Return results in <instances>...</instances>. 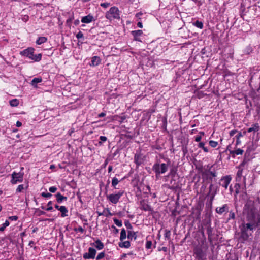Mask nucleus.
<instances>
[{
    "instance_id": "obj_47",
    "label": "nucleus",
    "mask_w": 260,
    "mask_h": 260,
    "mask_svg": "<svg viewBox=\"0 0 260 260\" xmlns=\"http://www.w3.org/2000/svg\"><path fill=\"white\" fill-rule=\"evenodd\" d=\"M18 218L17 216H10L9 217V219L12 221H16L18 219Z\"/></svg>"
},
{
    "instance_id": "obj_55",
    "label": "nucleus",
    "mask_w": 260,
    "mask_h": 260,
    "mask_svg": "<svg viewBox=\"0 0 260 260\" xmlns=\"http://www.w3.org/2000/svg\"><path fill=\"white\" fill-rule=\"evenodd\" d=\"M204 145H205V143L204 142H202L199 144L198 146L199 148H203L204 147Z\"/></svg>"
},
{
    "instance_id": "obj_2",
    "label": "nucleus",
    "mask_w": 260,
    "mask_h": 260,
    "mask_svg": "<svg viewBox=\"0 0 260 260\" xmlns=\"http://www.w3.org/2000/svg\"><path fill=\"white\" fill-rule=\"evenodd\" d=\"M257 226L250 223H243L241 226V236L244 240L248 239Z\"/></svg>"
},
{
    "instance_id": "obj_61",
    "label": "nucleus",
    "mask_w": 260,
    "mask_h": 260,
    "mask_svg": "<svg viewBox=\"0 0 260 260\" xmlns=\"http://www.w3.org/2000/svg\"><path fill=\"white\" fill-rule=\"evenodd\" d=\"M5 228H6V227L4 226V225L2 224V225L0 227V232H2V231H4Z\"/></svg>"
},
{
    "instance_id": "obj_19",
    "label": "nucleus",
    "mask_w": 260,
    "mask_h": 260,
    "mask_svg": "<svg viewBox=\"0 0 260 260\" xmlns=\"http://www.w3.org/2000/svg\"><path fill=\"white\" fill-rule=\"evenodd\" d=\"M56 200L58 203H61L63 200H67V198L62 196L60 193L58 192L56 194Z\"/></svg>"
},
{
    "instance_id": "obj_49",
    "label": "nucleus",
    "mask_w": 260,
    "mask_h": 260,
    "mask_svg": "<svg viewBox=\"0 0 260 260\" xmlns=\"http://www.w3.org/2000/svg\"><path fill=\"white\" fill-rule=\"evenodd\" d=\"M135 161L136 164L138 165H140L142 163L141 160L139 159V157L138 156H135Z\"/></svg>"
},
{
    "instance_id": "obj_39",
    "label": "nucleus",
    "mask_w": 260,
    "mask_h": 260,
    "mask_svg": "<svg viewBox=\"0 0 260 260\" xmlns=\"http://www.w3.org/2000/svg\"><path fill=\"white\" fill-rule=\"evenodd\" d=\"M41 195L42 197L47 198H50L52 196V194L50 193H48V192H47V193L42 192Z\"/></svg>"
},
{
    "instance_id": "obj_59",
    "label": "nucleus",
    "mask_w": 260,
    "mask_h": 260,
    "mask_svg": "<svg viewBox=\"0 0 260 260\" xmlns=\"http://www.w3.org/2000/svg\"><path fill=\"white\" fill-rule=\"evenodd\" d=\"M237 139V140H236V145H238L239 144H241V141L240 140V139L238 138H236Z\"/></svg>"
},
{
    "instance_id": "obj_41",
    "label": "nucleus",
    "mask_w": 260,
    "mask_h": 260,
    "mask_svg": "<svg viewBox=\"0 0 260 260\" xmlns=\"http://www.w3.org/2000/svg\"><path fill=\"white\" fill-rule=\"evenodd\" d=\"M235 214L234 212H233L232 211H230L229 219H235Z\"/></svg>"
},
{
    "instance_id": "obj_35",
    "label": "nucleus",
    "mask_w": 260,
    "mask_h": 260,
    "mask_svg": "<svg viewBox=\"0 0 260 260\" xmlns=\"http://www.w3.org/2000/svg\"><path fill=\"white\" fill-rule=\"evenodd\" d=\"M207 175L208 178L210 179H212V177H214L216 176V173L212 171L209 172Z\"/></svg>"
},
{
    "instance_id": "obj_27",
    "label": "nucleus",
    "mask_w": 260,
    "mask_h": 260,
    "mask_svg": "<svg viewBox=\"0 0 260 260\" xmlns=\"http://www.w3.org/2000/svg\"><path fill=\"white\" fill-rule=\"evenodd\" d=\"M119 180L116 177H114L112 180V185L113 187L116 188V186L118 184Z\"/></svg>"
},
{
    "instance_id": "obj_6",
    "label": "nucleus",
    "mask_w": 260,
    "mask_h": 260,
    "mask_svg": "<svg viewBox=\"0 0 260 260\" xmlns=\"http://www.w3.org/2000/svg\"><path fill=\"white\" fill-rule=\"evenodd\" d=\"M23 173L22 172L16 173L14 172L11 175V183L12 184H15L18 182H22L23 180Z\"/></svg>"
},
{
    "instance_id": "obj_10",
    "label": "nucleus",
    "mask_w": 260,
    "mask_h": 260,
    "mask_svg": "<svg viewBox=\"0 0 260 260\" xmlns=\"http://www.w3.org/2000/svg\"><path fill=\"white\" fill-rule=\"evenodd\" d=\"M231 177L230 176L226 175L225 176H224L222 177L221 180V185L224 187L225 189L228 188V185H229L231 181Z\"/></svg>"
},
{
    "instance_id": "obj_30",
    "label": "nucleus",
    "mask_w": 260,
    "mask_h": 260,
    "mask_svg": "<svg viewBox=\"0 0 260 260\" xmlns=\"http://www.w3.org/2000/svg\"><path fill=\"white\" fill-rule=\"evenodd\" d=\"M127 238L128 239H132L133 238H134L135 239L136 238L135 233L133 231H128V235H127Z\"/></svg>"
},
{
    "instance_id": "obj_15",
    "label": "nucleus",
    "mask_w": 260,
    "mask_h": 260,
    "mask_svg": "<svg viewBox=\"0 0 260 260\" xmlns=\"http://www.w3.org/2000/svg\"><path fill=\"white\" fill-rule=\"evenodd\" d=\"M243 153V150L240 148H238L235 150H230V153L233 157H235L236 155H242Z\"/></svg>"
},
{
    "instance_id": "obj_34",
    "label": "nucleus",
    "mask_w": 260,
    "mask_h": 260,
    "mask_svg": "<svg viewBox=\"0 0 260 260\" xmlns=\"http://www.w3.org/2000/svg\"><path fill=\"white\" fill-rule=\"evenodd\" d=\"M209 143L210 146L213 148H215L218 145V142L213 140H210Z\"/></svg>"
},
{
    "instance_id": "obj_54",
    "label": "nucleus",
    "mask_w": 260,
    "mask_h": 260,
    "mask_svg": "<svg viewBox=\"0 0 260 260\" xmlns=\"http://www.w3.org/2000/svg\"><path fill=\"white\" fill-rule=\"evenodd\" d=\"M130 254H131V253H128V254L123 253L121 255V259L126 258L128 255H130Z\"/></svg>"
},
{
    "instance_id": "obj_11",
    "label": "nucleus",
    "mask_w": 260,
    "mask_h": 260,
    "mask_svg": "<svg viewBox=\"0 0 260 260\" xmlns=\"http://www.w3.org/2000/svg\"><path fill=\"white\" fill-rule=\"evenodd\" d=\"M229 208L227 204H224L222 207L216 208V212L219 214H222L225 212H228Z\"/></svg>"
},
{
    "instance_id": "obj_21",
    "label": "nucleus",
    "mask_w": 260,
    "mask_h": 260,
    "mask_svg": "<svg viewBox=\"0 0 260 260\" xmlns=\"http://www.w3.org/2000/svg\"><path fill=\"white\" fill-rule=\"evenodd\" d=\"M42 79L41 78H35L31 81V85L34 86H36L37 84L41 82Z\"/></svg>"
},
{
    "instance_id": "obj_3",
    "label": "nucleus",
    "mask_w": 260,
    "mask_h": 260,
    "mask_svg": "<svg viewBox=\"0 0 260 260\" xmlns=\"http://www.w3.org/2000/svg\"><path fill=\"white\" fill-rule=\"evenodd\" d=\"M193 254L196 258L198 260H206V254L203 249L201 245L197 246L193 250Z\"/></svg>"
},
{
    "instance_id": "obj_56",
    "label": "nucleus",
    "mask_w": 260,
    "mask_h": 260,
    "mask_svg": "<svg viewBox=\"0 0 260 260\" xmlns=\"http://www.w3.org/2000/svg\"><path fill=\"white\" fill-rule=\"evenodd\" d=\"M4 225V226H5L6 228L7 226H8L10 224L8 220H6L5 223L3 224Z\"/></svg>"
},
{
    "instance_id": "obj_14",
    "label": "nucleus",
    "mask_w": 260,
    "mask_h": 260,
    "mask_svg": "<svg viewBox=\"0 0 260 260\" xmlns=\"http://www.w3.org/2000/svg\"><path fill=\"white\" fill-rule=\"evenodd\" d=\"M101 60L98 56H95L92 58L90 66H97L101 63Z\"/></svg>"
},
{
    "instance_id": "obj_43",
    "label": "nucleus",
    "mask_w": 260,
    "mask_h": 260,
    "mask_svg": "<svg viewBox=\"0 0 260 260\" xmlns=\"http://www.w3.org/2000/svg\"><path fill=\"white\" fill-rule=\"evenodd\" d=\"M49 190L50 192L54 193L57 190V188L55 186H51L49 187Z\"/></svg>"
},
{
    "instance_id": "obj_24",
    "label": "nucleus",
    "mask_w": 260,
    "mask_h": 260,
    "mask_svg": "<svg viewBox=\"0 0 260 260\" xmlns=\"http://www.w3.org/2000/svg\"><path fill=\"white\" fill-rule=\"evenodd\" d=\"M126 238V231L123 229L120 232V240H123Z\"/></svg>"
},
{
    "instance_id": "obj_32",
    "label": "nucleus",
    "mask_w": 260,
    "mask_h": 260,
    "mask_svg": "<svg viewBox=\"0 0 260 260\" xmlns=\"http://www.w3.org/2000/svg\"><path fill=\"white\" fill-rule=\"evenodd\" d=\"M132 34L134 36V37H138L141 35V34H142V31L141 30L133 31Z\"/></svg>"
},
{
    "instance_id": "obj_28",
    "label": "nucleus",
    "mask_w": 260,
    "mask_h": 260,
    "mask_svg": "<svg viewBox=\"0 0 260 260\" xmlns=\"http://www.w3.org/2000/svg\"><path fill=\"white\" fill-rule=\"evenodd\" d=\"M216 194V190H213V192H209V195L210 196V197L211 204H212V201H213Z\"/></svg>"
},
{
    "instance_id": "obj_16",
    "label": "nucleus",
    "mask_w": 260,
    "mask_h": 260,
    "mask_svg": "<svg viewBox=\"0 0 260 260\" xmlns=\"http://www.w3.org/2000/svg\"><path fill=\"white\" fill-rule=\"evenodd\" d=\"M259 129V126L258 123L254 124L252 125V126L250 128H249L247 129V132L251 133V132H258Z\"/></svg>"
},
{
    "instance_id": "obj_26",
    "label": "nucleus",
    "mask_w": 260,
    "mask_h": 260,
    "mask_svg": "<svg viewBox=\"0 0 260 260\" xmlns=\"http://www.w3.org/2000/svg\"><path fill=\"white\" fill-rule=\"evenodd\" d=\"M140 201V206H141V208L142 209H143L144 210L146 211V203L145 202V201L144 200H140L139 199Z\"/></svg>"
},
{
    "instance_id": "obj_12",
    "label": "nucleus",
    "mask_w": 260,
    "mask_h": 260,
    "mask_svg": "<svg viewBox=\"0 0 260 260\" xmlns=\"http://www.w3.org/2000/svg\"><path fill=\"white\" fill-rule=\"evenodd\" d=\"M93 17L92 15L89 14L86 16H84L81 19V22L84 23H89L93 20Z\"/></svg>"
},
{
    "instance_id": "obj_45",
    "label": "nucleus",
    "mask_w": 260,
    "mask_h": 260,
    "mask_svg": "<svg viewBox=\"0 0 260 260\" xmlns=\"http://www.w3.org/2000/svg\"><path fill=\"white\" fill-rule=\"evenodd\" d=\"M170 235H171L170 231L166 230L165 234V237L169 239L170 238Z\"/></svg>"
},
{
    "instance_id": "obj_57",
    "label": "nucleus",
    "mask_w": 260,
    "mask_h": 260,
    "mask_svg": "<svg viewBox=\"0 0 260 260\" xmlns=\"http://www.w3.org/2000/svg\"><path fill=\"white\" fill-rule=\"evenodd\" d=\"M105 115H106V113L102 112L98 115V117H104Z\"/></svg>"
},
{
    "instance_id": "obj_22",
    "label": "nucleus",
    "mask_w": 260,
    "mask_h": 260,
    "mask_svg": "<svg viewBox=\"0 0 260 260\" xmlns=\"http://www.w3.org/2000/svg\"><path fill=\"white\" fill-rule=\"evenodd\" d=\"M10 104L11 106L16 107L19 105V101L16 99H13L10 101Z\"/></svg>"
},
{
    "instance_id": "obj_44",
    "label": "nucleus",
    "mask_w": 260,
    "mask_h": 260,
    "mask_svg": "<svg viewBox=\"0 0 260 260\" xmlns=\"http://www.w3.org/2000/svg\"><path fill=\"white\" fill-rule=\"evenodd\" d=\"M100 5H101V7H102L103 8H106L110 6V3H101Z\"/></svg>"
},
{
    "instance_id": "obj_64",
    "label": "nucleus",
    "mask_w": 260,
    "mask_h": 260,
    "mask_svg": "<svg viewBox=\"0 0 260 260\" xmlns=\"http://www.w3.org/2000/svg\"><path fill=\"white\" fill-rule=\"evenodd\" d=\"M125 225H126V226L128 229H131V228H132V226H131V225L129 223H126V224H125Z\"/></svg>"
},
{
    "instance_id": "obj_37",
    "label": "nucleus",
    "mask_w": 260,
    "mask_h": 260,
    "mask_svg": "<svg viewBox=\"0 0 260 260\" xmlns=\"http://www.w3.org/2000/svg\"><path fill=\"white\" fill-rule=\"evenodd\" d=\"M24 189V186L23 184L19 185L16 189V192H20Z\"/></svg>"
},
{
    "instance_id": "obj_31",
    "label": "nucleus",
    "mask_w": 260,
    "mask_h": 260,
    "mask_svg": "<svg viewBox=\"0 0 260 260\" xmlns=\"http://www.w3.org/2000/svg\"><path fill=\"white\" fill-rule=\"evenodd\" d=\"M120 247H123L125 248H128L130 246V243L129 241H124L122 244H119Z\"/></svg>"
},
{
    "instance_id": "obj_17",
    "label": "nucleus",
    "mask_w": 260,
    "mask_h": 260,
    "mask_svg": "<svg viewBox=\"0 0 260 260\" xmlns=\"http://www.w3.org/2000/svg\"><path fill=\"white\" fill-rule=\"evenodd\" d=\"M239 170L237 171V174H236V181L237 182H240L241 180V178L242 176V173H243V169L240 168V167H238Z\"/></svg>"
},
{
    "instance_id": "obj_18",
    "label": "nucleus",
    "mask_w": 260,
    "mask_h": 260,
    "mask_svg": "<svg viewBox=\"0 0 260 260\" xmlns=\"http://www.w3.org/2000/svg\"><path fill=\"white\" fill-rule=\"evenodd\" d=\"M59 211L61 213V217H64L68 216V209L64 206H60V208L59 209Z\"/></svg>"
},
{
    "instance_id": "obj_33",
    "label": "nucleus",
    "mask_w": 260,
    "mask_h": 260,
    "mask_svg": "<svg viewBox=\"0 0 260 260\" xmlns=\"http://www.w3.org/2000/svg\"><path fill=\"white\" fill-rule=\"evenodd\" d=\"M105 256V253L104 252H100L97 255L96 259V260H100L102 258H103Z\"/></svg>"
},
{
    "instance_id": "obj_52",
    "label": "nucleus",
    "mask_w": 260,
    "mask_h": 260,
    "mask_svg": "<svg viewBox=\"0 0 260 260\" xmlns=\"http://www.w3.org/2000/svg\"><path fill=\"white\" fill-rule=\"evenodd\" d=\"M237 132V130H232L230 132V136L231 137L233 136Z\"/></svg>"
},
{
    "instance_id": "obj_23",
    "label": "nucleus",
    "mask_w": 260,
    "mask_h": 260,
    "mask_svg": "<svg viewBox=\"0 0 260 260\" xmlns=\"http://www.w3.org/2000/svg\"><path fill=\"white\" fill-rule=\"evenodd\" d=\"M193 25L200 29H202L203 28V23L201 21H199L198 20L194 22L193 23Z\"/></svg>"
},
{
    "instance_id": "obj_58",
    "label": "nucleus",
    "mask_w": 260,
    "mask_h": 260,
    "mask_svg": "<svg viewBox=\"0 0 260 260\" xmlns=\"http://www.w3.org/2000/svg\"><path fill=\"white\" fill-rule=\"evenodd\" d=\"M213 187V185L212 184H211L209 186V192H212L214 190L212 189V187Z\"/></svg>"
},
{
    "instance_id": "obj_53",
    "label": "nucleus",
    "mask_w": 260,
    "mask_h": 260,
    "mask_svg": "<svg viewBox=\"0 0 260 260\" xmlns=\"http://www.w3.org/2000/svg\"><path fill=\"white\" fill-rule=\"evenodd\" d=\"M152 246V242L150 241H147V249L151 248Z\"/></svg>"
},
{
    "instance_id": "obj_36",
    "label": "nucleus",
    "mask_w": 260,
    "mask_h": 260,
    "mask_svg": "<svg viewBox=\"0 0 260 260\" xmlns=\"http://www.w3.org/2000/svg\"><path fill=\"white\" fill-rule=\"evenodd\" d=\"M52 201H49L48 204H47V206H48V208L47 209H46V210L48 211H51L52 209H53V207L52 206Z\"/></svg>"
},
{
    "instance_id": "obj_8",
    "label": "nucleus",
    "mask_w": 260,
    "mask_h": 260,
    "mask_svg": "<svg viewBox=\"0 0 260 260\" xmlns=\"http://www.w3.org/2000/svg\"><path fill=\"white\" fill-rule=\"evenodd\" d=\"M154 169L156 173L164 174L168 170V165L165 163L154 166Z\"/></svg>"
},
{
    "instance_id": "obj_50",
    "label": "nucleus",
    "mask_w": 260,
    "mask_h": 260,
    "mask_svg": "<svg viewBox=\"0 0 260 260\" xmlns=\"http://www.w3.org/2000/svg\"><path fill=\"white\" fill-rule=\"evenodd\" d=\"M201 139H202V136L198 135V136H196V137H195V141L199 142L201 141Z\"/></svg>"
},
{
    "instance_id": "obj_40",
    "label": "nucleus",
    "mask_w": 260,
    "mask_h": 260,
    "mask_svg": "<svg viewBox=\"0 0 260 260\" xmlns=\"http://www.w3.org/2000/svg\"><path fill=\"white\" fill-rule=\"evenodd\" d=\"M246 131L243 132V133H241V132H239L238 134L236 135V137L240 139L241 137L244 136L246 134Z\"/></svg>"
},
{
    "instance_id": "obj_29",
    "label": "nucleus",
    "mask_w": 260,
    "mask_h": 260,
    "mask_svg": "<svg viewBox=\"0 0 260 260\" xmlns=\"http://www.w3.org/2000/svg\"><path fill=\"white\" fill-rule=\"evenodd\" d=\"M234 187L235 188V196H237L240 192V184L239 183H236Z\"/></svg>"
},
{
    "instance_id": "obj_25",
    "label": "nucleus",
    "mask_w": 260,
    "mask_h": 260,
    "mask_svg": "<svg viewBox=\"0 0 260 260\" xmlns=\"http://www.w3.org/2000/svg\"><path fill=\"white\" fill-rule=\"evenodd\" d=\"M41 58H42V55L40 53L36 54V55L34 54L32 60H33L35 61H39L40 60H41Z\"/></svg>"
},
{
    "instance_id": "obj_5",
    "label": "nucleus",
    "mask_w": 260,
    "mask_h": 260,
    "mask_svg": "<svg viewBox=\"0 0 260 260\" xmlns=\"http://www.w3.org/2000/svg\"><path fill=\"white\" fill-rule=\"evenodd\" d=\"M124 192L119 191L116 193H112L107 196V199L112 204H116L118 202L120 198L123 196Z\"/></svg>"
},
{
    "instance_id": "obj_4",
    "label": "nucleus",
    "mask_w": 260,
    "mask_h": 260,
    "mask_svg": "<svg viewBox=\"0 0 260 260\" xmlns=\"http://www.w3.org/2000/svg\"><path fill=\"white\" fill-rule=\"evenodd\" d=\"M106 17L109 20L119 18V11L118 9L116 7H111L106 13Z\"/></svg>"
},
{
    "instance_id": "obj_9",
    "label": "nucleus",
    "mask_w": 260,
    "mask_h": 260,
    "mask_svg": "<svg viewBox=\"0 0 260 260\" xmlns=\"http://www.w3.org/2000/svg\"><path fill=\"white\" fill-rule=\"evenodd\" d=\"M34 50H35L33 48H28L27 49L21 51V54L32 60L34 54Z\"/></svg>"
},
{
    "instance_id": "obj_51",
    "label": "nucleus",
    "mask_w": 260,
    "mask_h": 260,
    "mask_svg": "<svg viewBox=\"0 0 260 260\" xmlns=\"http://www.w3.org/2000/svg\"><path fill=\"white\" fill-rule=\"evenodd\" d=\"M100 140L102 142H105L107 141V138L105 136H101L100 137Z\"/></svg>"
},
{
    "instance_id": "obj_38",
    "label": "nucleus",
    "mask_w": 260,
    "mask_h": 260,
    "mask_svg": "<svg viewBox=\"0 0 260 260\" xmlns=\"http://www.w3.org/2000/svg\"><path fill=\"white\" fill-rule=\"evenodd\" d=\"M114 222L115 224L117 226H118L119 227L122 226V222H121V221L119 220L118 219H114Z\"/></svg>"
},
{
    "instance_id": "obj_1",
    "label": "nucleus",
    "mask_w": 260,
    "mask_h": 260,
    "mask_svg": "<svg viewBox=\"0 0 260 260\" xmlns=\"http://www.w3.org/2000/svg\"><path fill=\"white\" fill-rule=\"evenodd\" d=\"M260 214L256 208L252 207L248 209L246 215V221L247 222L258 226Z\"/></svg>"
},
{
    "instance_id": "obj_46",
    "label": "nucleus",
    "mask_w": 260,
    "mask_h": 260,
    "mask_svg": "<svg viewBox=\"0 0 260 260\" xmlns=\"http://www.w3.org/2000/svg\"><path fill=\"white\" fill-rule=\"evenodd\" d=\"M207 234L208 235V236H210L212 234V230L211 227H208L207 230Z\"/></svg>"
},
{
    "instance_id": "obj_62",
    "label": "nucleus",
    "mask_w": 260,
    "mask_h": 260,
    "mask_svg": "<svg viewBox=\"0 0 260 260\" xmlns=\"http://www.w3.org/2000/svg\"><path fill=\"white\" fill-rule=\"evenodd\" d=\"M202 149L205 152H208L209 151L208 148L204 146Z\"/></svg>"
},
{
    "instance_id": "obj_42",
    "label": "nucleus",
    "mask_w": 260,
    "mask_h": 260,
    "mask_svg": "<svg viewBox=\"0 0 260 260\" xmlns=\"http://www.w3.org/2000/svg\"><path fill=\"white\" fill-rule=\"evenodd\" d=\"M75 231L76 232H79L81 233H83L84 231L83 228L81 226H79L78 228L75 229Z\"/></svg>"
},
{
    "instance_id": "obj_60",
    "label": "nucleus",
    "mask_w": 260,
    "mask_h": 260,
    "mask_svg": "<svg viewBox=\"0 0 260 260\" xmlns=\"http://www.w3.org/2000/svg\"><path fill=\"white\" fill-rule=\"evenodd\" d=\"M22 125V123L20 121H18L16 122V126L17 127H20Z\"/></svg>"
},
{
    "instance_id": "obj_48",
    "label": "nucleus",
    "mask_w": 260,
    "mask_h": 260,
    "mask_svg": "<svg viewBox=\"0 0 260 260\" xmlns=\"http://www.w3.org/2000/svg\"><path fill=\"white\" fill-rule=\"evenodd\" d=\"M83 37V34L81 31H79L76 35L78 39L82 38Z\"/></svg>"
},
{
    "instance_id": "obj_63",
    "label": "nucleus",
    "mask_w": 260,
    "mask_h": 260,
    "mask_svg": "<svg viewBox=\"0 0 260 260\" xmlns=\"http://www.w3.org/2000/svg\"><path fill=\"white\" fill-rule=\"evenodd\" d=\"M137 26L140 27V28H142V23L140 22H139L138 23H137Z\"/></svg>"
},
{
    "instance_id": "obj_7",
    "label": "nucleus",
    "mask_w": 260,
    "mask_h": 260,
    "mask_svg": "<svg viewBox=\"0 0 260 260\" xmlns=\"http://www.w3.org/2000/svg\"><path fill=\"white\" fill-rule=\"evenodd\" d=\"M96 253V250L92 248L89 247L88 252L83 254V257L85 259H94Z\"/></svg>"
},
{
    "instance_id": "obj_20",
    "label": "nucleus",
    "mask_w": 260,
    "mask_h": 260,
    "mask_svg": "<svg viewBox=\"0 0 260 260\" xmlns=\"http://www.w3.org/2000/svg\"><path fill=\"white\" fill-rule=\"evenodd\" d=\"M47 41V39L45 37H40L36 41V43L38 45H41L45 43Z\"/></svg>"
},
{
    "instance_id": "obj_13",
    "label": "nucleus",
    "mask_w": 260,
    "mask_h": 260,
    "mask_svg": "<svg viewBox=\"0 0 260 260\" xmlns=\"http://www.w3.org/2000/svg\"><path fill=\"white\" fill-rule=\"evenodd\" d=\"M90 245L95 247L98 250H102L104 248V244L99 239H97L94 243H91Z\"/></svg>"
}]
</instances>
